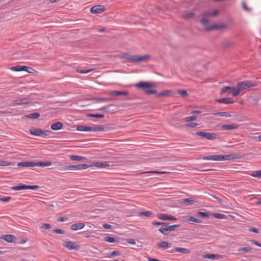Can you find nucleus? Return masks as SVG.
<instances>
[{
  "instance_id": "7c9ffc66",
  "label": "nucleus",
  "mask_w": 261,
  "mask_h": 261,
  "mask_svg": "<svg viewBox=\"0 0 261 261\" xmlns=\"http://www.w3.org/2000/svg\"><path fill=\"white\" fill-rule=\"evenodd\" d=\"M103 130L104 127L102 126H95L90 127V131L92 132H100Z\"/></svg>"
},
{
  "instance_id": "f3484780",
  "label": "nucleus",
  "mask_w": 261,
  "mask_h": 261,
  "mask_svg": "<svg viewBox=\"0 0 261 261\" xmlns=\"http://www.w3.org/2000/svg\"><path fill=\"white\" fill-rule=\"evenodd\" d=\"M216 101L219 103H222L224 104L233 103L234 102L233 99L230 97L217 99H216Z\"/></svg>"
},
{
  "instance_id": "72a5a7b5",
  "label": "nucleus",
  "mask_w": 261,
  "mask_h": 261,
  "mask_svg": "<svg viewBox=\"0 0 261 261\" xmlns=\"http://www.w3.org/2000/svg\"><path fill=\"white\" fill-rule=\"evenodd\" d=\"M22 66L17 65L15 66L12 67L11 70L15 71H21L22 69H24V67H22Z\"/></svg>"
},
{
  "instance_id": "9d476101",
  "label": "nucleus",
  "mask_w": 261,
  "mask_h": 261,
  "mask_svg": "<svg viewBox=\"0 0 261 261\" xmlns=\"http://www.w3.org/2000/svg\"><path fill=\"white\" fill-rule=\"evenodd\" d=\"M156 217L159 219L163 220V221H166V220L175 221L177 220V218H175V217L171 216V215H168V214H165V213L158 214L156 215Z\"/></svg>"
},
{
  "instance_id": "c85d7f7f",
  "label": "nucleus",
  "mask_w": 261,
  "mask_h": 261,
  "mask_svg": "<svg viewBox=\"0 0 261 261\" xmlns=\"http://www.w3.org/2000/svg\"><path fill=\"white\" fill-rule=\"evenodd\" d=\"M76 129L81 132H89L90 131V127L85 125H79L77 127Z\"/></svg>"
},
{
  "instance_id": "7ed1b4c3",
  "label": "nucleus",
  "mask_w": 261,
  "mask_h": 261,
  "mask_svg": "<svg viewBox=\"0 0 261 261\" xmlns=\"http://www.w3.org/2000/svg\"><path fill=\"white\" fill-rule=\"evenodd\" d=\"M256 86V85L255 84L252 83L251 82L248 81L239 83L236 87V90L233 93V96L235 97L238 96L240 92L244 91L247 88L255 87Z\"/></svg>"
},
{
  "instance_id": "412c9836",
  "label": "nucleus",
  "mask_w": 261,
  "mask_h": 261,
  "mask_svg": "<svg viewBox=\"0 0 261 261\" xmlns=\"http://www.w3.org/2000/svg\"><path fill=\"white\" fill-rule=\"evenodd\" d=\"M15 237L12 234H6L3 235L1 237V239L5 240L7 242L12 243Z\"/></svg>"
},
{
  "instance_id": "39448f33",
  "label": "nucleus",
  "mask_w": 261,
  "mask_h": 261,
  "mask_svg": "<svg viewBox=\"0 0 261 261\" xmlns=\"http://www.w3.org/2000/svg\"><path fill=\"white\" fill-rule=\"evenodd\" d=\"M88 168V164H81L77 165H66L64 166L61 170L62 171H68V170H81L83 169H86Z\"/></svg>"
},
{
  "instance_id": "473e14b6",
  "label": "nucleus",
  "mask_w": 261,
  "mask_h": 261,
  "mask_svg": "<svg viewBox=\"0 0 261 261\" xmlns=\"http://www.w3.org/2000/svg\"><path fill=\"white\" fill-rule=\"evenodd\" d=\"M70 159L73 161H80L82 160L85 159V157L79 156V155H71L69 156Z\"/></svg>"
},
{
  "instance_id": "f8f14e48",
  "label": "nucleus",
  "mask_w": 261,
  "mask_h": 261,
  "mask_svg": "<svg viewBox=\"0 0 261 261\" xmlns=\"http://www.w3.org/2000/svg\"><path fill=\"white\" fill-rule=\"evenodd\" d=\"M109 166V164L107 162H97L88 165L89 167H95L98 168H103Z\"/></svg>"
},
{
  "instance_id": "9b49d317",
  "label": "nucleus",
  "mask_w": 261,
  "mask_h": 261,
  "mask_svg": "<svg viewBox=\"0 0 261 261\" xmlns=\"http://www.w3.org/2000/svg\"><path fill=\"white\" fill-rule=\"evenodd\" d=\"M105 7L102 5H95L90 9V12L92 14L101 13L105 11Z\"/></svg>"
},
{
  "instance_id": "49530a36",
  "label": "nucleus",
  "mask_w": 261,
  "mask_h": 261,
  "mask_svg": "<svg viewBox=\"0 0 261 261\" xmlns=\"http://www.w3.org/2000/svg\"><path fill=\"white\" fill-rule=\"evenodd\" d=\"M251 250V248L250 247H243V248H241L239 249L238 251L239 252L243 251V252H249Z\"/></svg>"
},
{
  "instance_id": "5701e85b",
  "label": "nucleus",
  "mask_w": 261,
  "mask_h": 261,
  "mask_svg": "<svg viewBox=\"0 0 261 261\" xmlns=\"http://www.w3.org/2000/svg\"><path fill=\"white\" fill-rule=\"evenodd\" d=\"M158 246L159 248H163V249H166V248L171 247V244L169 243H168L167 242L163 241V242H160L158 244Z\"/></svg>"
},
{
  "instance_id": "a878e982",
  "label": "nucleus",
  "mask_w": 261,
  "mask_h": 261,
  "mask_svg": "<svg viewBox=\"0 0 261 261\" xmlns=\"http://www.w3.org/2000/svg\"><path fill=\"white\" fill-rule=\"evenodd\" d=\"M138 215L140 217L145 216L146 217H152V213L150 211L139 212Z\"/></svg>"
},
{
  "instance_id": "cd10ccee",
  "label": "nucleus",
  "mask_w": 261,
  "mask_h": 261,
  "mask_svg": "<svg viewBox=\"0 0 261 261\" xmlns=\"http://www.w3.org/2000/svg\"><path fill=\"white\" fill-rule=\"evenodd\" d=\"M52 165V163L50 161L47 162H37V166L40 167H47Z\"/></svg>"
},
{
  "instance_id": "c756f323",
  "label": "nucleus",
  "mask_w": 261,
  "mask_h": 261,
  "mask_svg": "<svg viewBox=\"0 0 261 261\" xmlns=\"http://www.w3.org/2000/svg\"><path fill=\"white\" fill-rule=\"evenodd\" d=\"M12 189L15 191H19L27 189V185L20 184L18 186L13 187L12 188Z\"/></svg>"
},
{
  "instance_id": "0e129e2a",
  "label": "nucleus",
  "mask_w": 261,
  "mask_h": 261,
  "mask_svg": "<svg viewBox=\"0 0 261 261\" xmlns=\"http://www.w3.org/2000/svg\"><path fill=\"white\" fill-rule=\"evenodd\" d=\"M152 224L153 225H161L164 226L165 225V222H152Z\"/></svg>"
},
{
  "instance_id": "de8ad7c7",
  "label": "nucleus",
  "mask_w": 261,
  "mask_h": 261,
  "mask_svg": "<svg viewBox=\"0 0 261 261\" xmlns=\"http://www.w3.org/2000/svg\"><path fill=\"white\" fill-rule=\"evenodd\" d=\"M185 125L187 127L194 128V127H196V126H197L198 124L197 123H195V122H190V123L185 124Z\"/></svg>"
},
{
  "instance_id": "a211bd4d",
  "label": "nucleus",
  "mask_w": 261,
  "mask_h": 261,
  "mask_svg": "<svg viewBox=\"0 0 261 261\" xmlns=\"http://www.w3.org/2000/svg\"><path fill=\"white\" fill-rule=\"evenodd\" d=\"M181 252L183 254H189L190 253V250L189 249L181 248V247H176L171 252Z\"/></svg>"
},
{
  "instance_id": "f03ea898",
  "label": "nucleus",
  "mask_w": 261,
  "mask_h": 261,
  "mask_svg": "<svg viewBox=\"0 0 261 261\" xmlns=\"http://www.w3.org/2000/svg\"><path fill=\"white\" fill-rule=\"evenodd\" d=\"M121 59H125L133 63L140 62L144 61L147 59H149V56L145 55L142 57H138L137 56H131L127 53H125L119 56Z\"/></svg>"
},
{
  "instance_id": "052dcab7",
  "label": "nucleus",
  "mask_w": 261,
  "mask_h": 261,
  "mask_svg": "<svg viewBox=\"0 0 261 261\" xmlns=\"http://www.w3.org/2000/svg\"><path fill=\"white\" fill-rule=\"evenodd\" d=\"M120 253L118 251H113L110 254V257L114 256H119Z\"/></svg>"
},
{
  "instance_id": "f704fd0d",
  "label": "nucleus",
  "mask_w": 261,
  "mask_h": 261,
  "mask_svg": "<svg viewBox=\"0 0 261 261\" xmlns=\"http://www.w3.org/2000/svg\"><path fill=\"white\" fill-rule=\"evenodd\" d=\"M27 117L29 118L37 119L40 117V114L39 113H34L29 114Z\"/></svg>"
},
{
  "instance_id": "774afa93",
  "label": "nucleus",
  "mask_w": 261,
  "mask_h": 261,
  "mask_svg": "<svg viewBox=\"0 0 261 261\" xmlns=\"http://www.w3.org/2000/svg\"><path fill=\"white\" fill-rule=\"evenodd\" d=\"M102 226L106 229H111L112 227V226L111 225L107 223L103 224Z\"/></svg>"
},
{
  "instance_id": "8fccbe9b",
  "label": "nucleus",
  "mask_w": 261,
  "mask_h": 261,
  "mask_svg": "<svg viewBox=\"0 0 261 261\" xmlns=\"http://www.w3.org/2000/svg\"><path fill=\"white\" fill-rule=\"evenodd\" d=\"M51 228V225L48 223H44L42 225L41 227V228H43L44 229H48Z\"/></svg>"
},
{
  "instance_id": "a19ab883",
  "label": "nucleus",
  "mask_w": 261,
  "mask_h": 261,
  "mask_svg": "<svg viewBox=\"0 0 261 261\" xmlns=\"http://www.w3.org/2000/svg\"><path fill=\"white\" fill-rule=\"evenodd\" d=\"M213 215L214 217L218 219H224L226 217L225 215L220 213H214Z\"/></svg>"
},
{
  "instance_id": "6ab92c4d",
  "label": "nucleus",
  "mask_w": 261,
  "mask_h": 261,
  "mask_svg": "<svg viewBox=\"0 0 261 261\" xmlns=\"http://www.w3.org/2000/svg\"><path fill=\"white\" fill-rule=\"evenodd\" d=\"M234 44L233 42L229 40H224L221 43V46L223 48H229L232 46Z\"/></svg>"
},
{
  "instance_id": "3c124183",
  "label": "nucleus",
  "mask_w": 261,
  "mask_h": 261,
  "mask_svg": "<svg viewBox=\"0 0 261 261\" xmlns=\"http://www.w3.org/2000/svg\"><path fill=\"white\" fill-rule=\"evenodd\" d=\"M93 69H87V70H77V71L79 73H82V74H86L92 71H93Z\"/></svg>"
},
{
  "instance_id": "393cba45",
  "label": "nucleus",
  "mask_w": 261,
  "mask_h": 261,
  "mask_svg": "<svg viewBox=\"0 0 261 261\" xmlns=\"http://www.w3.org/2000/svg\"><path fill=\"white\" fill-rule=\"evenodd\" d=\"M219 13V11L218 10H215L214 11H207L204 13L202 14V16H211L214 17L218 15Z\"/></svg>"
},
{
  "instance_id": "b1692460",
  "label": "nucleus",
  "mask_w": 261,
  "mask_h": 261,
  "mask_svg": "<svg viewBox=\"0 0 261 261\" xmlns=\"http://www.w3.org/2000/svg\"><path fill=\"white\" fill-rule=\"evenodd\" d=\"M219 255L214 254H207L203 255V258H208L211 259H217L219 258Z\"/></svg>"
},
{
  "instance_id": "ea45409f",
  "label": "nucleus",
  "mask_w": 261,
  "mask_h": 261,
  "mask_svg": "<svg viewBox=\"0 0 261 261\" xmlns=\"http://www.w3.org/2000/svg\"><path fill=\"white\" fill-rule=\"evenodd\" d=\"M187 220L188 221H192V222H196V223H198L202 222V221L200 220V219L195 218H194V217H192V216H191V217H189V218Z\"/></svg>"
},
{
  "instance_id": "864d4df0",
  "label": "nucleus",
  "mask_w": 261,
  "mask_h": 261,
  "mask_svg": "<svg viewBox=\"0 0 261 261\" xmlns=\"http://www.w3.org/2000/svg\"><path fill=\"white\" fill-rule=\"evenodd\" d=\"M197 215H199L202 217H208L209 216L207 213L203 212H198L197 213Z\"/></svg>"
},
{
  "instance_id": "20e7f679",
  "label": "nucleus",
  "mask_w": 261,
  "mask_h": 261,
  "mask_svg": "<svg viewBox=\"0 0 261 261\" xmlns=\"http://www.w3.org/2000/svg\"><path fill=\"white\" fill-rule=\"evenodd\" d=\"M135 86L138 88L145 89L144 92L146 94H155L156 91L153 89H148V88L153 87V84L148 82H141L136 84Z\"/></svg>"
},
{
  "instance_id": "680f3d73",
  "label": "nucleus",
  "mask_w": 261,
  "mask_h": 261,
  "mask_svg": "<svg viewBox=\"0 0 261 261\" xmlns=\"http://www.w3.org/2000/svg\"><path fill=\"white\" fill-rule=\"evenodd\" d=\"M39 188L38 186H27V189L36 190Z\"/></svg>"
},
{
  "instance_id": "1a4fd4ad",
  "label": "nucleus",
  "mask_w": 261,
  "mask_h": 261,
  "mask_svg": "<svg viewBox=\"0 0 261 261\" xmlns=\"http://www.w3.org/2000/svg\"><path fill=\"white\" fill-rule=\"evenodd\" d=\"M63 246L69 250H78L80 249V246L73 242L66 241L63 243Z\"/></svg>"
},
{
  "instance_id": "bb28decb",
  "label": "nucleus",
  "mask_w": 261,
  "mask_h": 261,
  "mask_svg": "<svg viewBox=\"0 0 261 261\" xmlns=\"http://www.w3.org/2000/svg\"><path fill=\"white\" fill-rule=\"evenodd\" d=\"M168 223H165V225L164 226H161V228L159 229V231L162 233L164 234V235H168Z\"/></svg>"
},
{
  "instance_id": "c9c22d12",
  "label": "nucleus",
  "mask_w": 261,
  "mask_h": 261,
  "mask_svg": "<svg viewBox=\"0 0 261 261\" xmlns=\"http://www.w3.org/2000/svg\"><path fill=\"white\" fill-rule=\"evenodd\" d=\"M251 175L256 178H261V170L253 172Z\"/></svg>"
},
{
  "instance_id": "4be33fe9",
  "label": "nucleus",
  "mask_w": 261,
  "mask_h": 261,
  "mask_svg": "<svg viewBox=\"0 0 261 261\" xmlns=\"http://www.w3.org/2000/svg\"><path fill=\"white\" fill-rule=\"evenodd\" d=\"M111 95L113 96L118 95H125L127 96L129 94L128 91H112L111 92Z\"/></svg>"
},
{
  "instance_id": "e433bc0d",
  "label": "nucleus",
  "mask_w": 261,
  "mask_h": 261,
  "mask_svg": "<svg viewBox=\"0 0 261 261\" xmlns=\"http://www.w3.org/2000/svg\"><path fill=\"white\" fill-rule=\"evenodd\" d=\"M103 240L109 243H114L116 241L115 239L114 238L109 236L105 237L103 238Z\"/></svg>"
},
{
  "instance_id": "e2e57ef3",
  "label": "nucleus",
  "mask_w": 261,
  "mask_h": 261,
  "mask_svg": "<svg viewBox=\"0 0 261 261\" xmlns=\"http://www.w3.org/2000/svg\"><path fill=\"white\" fill-rule=\"evenodd\" d=\"M68 220V218L67 217H61L57 219V221L58 222H64V221H65Z\"/></svg>"
},
{
  "instance_id": "0eeeda50",
  "label": "nucleus",
  "mask_w": 261,
  "mask_h": 261,
  "mask_svg": "<svg viewBox=\"0 0 261 261\" xmlns=\"http://www.w3.org/2000/svg\"><path fill=\"white\" fill-rule=\"evenodd\" d=\"M30 133L37 136H47L49 135L50 132L47 130H42L38 128H32L30 129Z\"/></svg>"
},
{
  "instance_id": "423d86ee",
  "label": "nucleus",
  "mask_w": 261,
  "mask_h": 261,
  "mask_svg": "<svg viewBox=\"0 0 261 261\" xmlns=\"http://www.w3.org/2000/svg\"><path fill=\"white\" fill-rule=\"evenodd\" d=\"M195 134L202 138H205L210 140L218 139V135L215 133H207L204 132H197Z\"/></svg>"
},
{
  "instance_id": "c03bdc74",
  "label": "nucleus",
  "mask_w": 261,
  "mask_h": 261,
  "mask_svg": "<svg viewBox=\"0 0 261 261\" xmlns=\"http://www.w3.org/2000/svg\"><path fill=\"white\" fill-rule=\"evenodd\" d=\"M178 93L180 94L183 97H186L188 96V93L186 90H180L178 91Z\"/></svg>"
},
{
  "instance_id": "2eb2a0df",
  "label": "nucleus",
  "mask_w": 261,
  "mask_h": 261,
  "mask_svg": "<svg viewBox=\"0 0 261 261\" xmlns=\"http://www.w3.org/2000/svg\"><path fill=\"white\" fill-rule=\"evenodd\" d=\"M239 125L235 123L224 124L221 126V128L223 130H230L238 128Z\"/></svg>"
},
{
  "instance_id": "6e6552de",
  "label": "nucleus",
  "mask_w": 261,
  "mask_h": 261,
  "mask_svg": "<svg viewBox=\"0 0 261 261\" xmlns=\"http://www.w3.org/2000/svg\"><path fill=\"white\" fill-rule=\"evenodd\" d=\"M30 102V99L28 97L22 98V99H18L16 100H14L11 101L10 106L14 107L17 105H23L25 104H27Z\"/></svg>"
},
{
  "instance_id": "6e6d98bb",
  "label": "nucleus",
  "mask_w": 261,
  "mask_h": 261,
  "mask_svg": "<svg viewBox=\"0 0 261 261\" xmlns=\"http://www.w3.org/2000/svg\"><path fill=\"white\" fill-rule=\"evenodd\" d=\"M200 22L202 24L205 25L208 23L209 20L207 18H203L200 20Z\"/></svg>"
},
{
  "instance_id": "a18cd8bd",
  "label": "nucleus",
  "mask_w": 261,
  "mask_h": 261,
  "mask_svg": "<svg viewBox=\"0 0 261 261\" xmlns=\"http://www.w3.org/2000/svg\"><path fill=\"white\" fill-rule=\"evenodd\" d=\"M22 67H24V69H22V71H27L28 73H32L33 71L34 70V69H33L32 68L26 66H22Z\"/></svg>"
},
{
  "instance_id": "aec40b11",
  "label": "nucleus",
  "mask_w": 261,
  "mask_h": 261,
  "mask_svg": "<svg viewBox=\"0 0 261 261\" xmlns=\"http://www.w3.org/2000/svg\"><path fill=\"white\" fill-rule=\"evenodd\" d=\"M63 123L61 122H57L53 123L51 126V129L54 130H58L62 128Z\"/></svg>"
},
{
  "instance_id": "4468645a",
  "label": "nucleus",
  "mask_w": 261,
  "mask_h": 261,
  "mask_svg": "<svg viewBox=\"0 0 261 261\" xmlns=\"http://www.w3.org/2000/svg\"><path fill=\"white\" fill-rule=\"evenodd\" d=\"M236 90V88L233 87H228V86H224L222 88L221 90V94H224L226 92H228V94H232L233 96V93Z\"/></svg>"
},
{
  "instance_id": "dca6fc26",
  "label": "nucleus",
  "mask_w": 261,
  "mask_h": 261,
  "mask_svg": "<svg viewBox=\"0 0 261 261\" xmlns=\"http://www.w3.org/2000/svg\"><path fill=\"white\" fill-rule=\"evenodd\" d=\"M85 227V224L83 222L77 223L72 224L70 228L72 230H77L83 228Z\"/></svg>"
},
{
  "instance_id": "f257e3e1",
  "label": "nucleus",
  "mask_w": 261,
  "mask_h": 261,
  "mask_svg": "<svg viewBox=\"0 0 261 261\" xmlns=\"http://www.w3.org/2000/svg\"><path fill=\"white\" fill-rule=\"evenodd\" d=\"M239 158L238 155L236 154H216V155H209L204 156L202 158L203 160H211V161H226L230 160L231 159Z\"/></svg>"
},
{
  "instance_id": "69168bd1",
  "label": "nucleus",
  "mask_w": 261,
  "mask_h": 261,
  "mask_svg": "<svg viewBox=\"0 0 261 261\" xmlns=\"http://www.w3.org/2000/svg\"><path fill=\"white\" fill-rule=\"evenodd\" d=\"M8 165L9 164L7 161L0 160V166H6Z\"/></svg>"
},
{
  "instance_id": "338daca9",
  "label": "nucleus",
  "mask_w": 261,
  "mask_h": 261,
  "mask_svg": "<svg viewBox=\"0 0 261 261\" xmlns=\"http://www.w3.org/2000/svg\"><path fill=\"white\" fill-rule=\"evenodd\" d=\"M28 167L37 166V162H28Z\"/></svg>"
},
{
  "instance_id": "13d9d810",
  "label": "nucleus",
  "mask_w": 261,
  "mask_h": 261,
  "mask_svg": "<svg viewBox=\"0 0 261 261\" xmlns=\"http://www.w3.org/2000/svg\"><path fill=\"white\" fill-rule=\"evenodd\" d=\"M11 199V197L10 196H6L4 197H1L0 200L4 201V202H8Z\"/></svg>"
},
{
  "instance_id": "09e8293b",
  "label": "nucleus",
  "mask_w": 261,
  "mask_h": 261,
  "mask_svg": "<svg viewBox=\"0 0 261 261\" xmlns=\"http://www.w3.org/2000/svg\"><path fill=\"white\" fill-rule=\"evenodd\" d=\"M89 116L90 117H95V118H103L105 116L104 115H102V114H89Z\"/></svg>"
},
{
  "instance_id": "79ce46f5",
  "label": "nucleus",
  "mask_w": 261,
  "mask_h": 261,
  "mask_svg": "<svg viewBox=\"0 0 261 261\" xmlns=\"http://www.w3.org/2000/svg\"><path fill=\"white\" fill-rule=\"evenodd\" d=\"M179 226V225H177V224L168 226V229H167L168 232L169 231H174L175 228L178 227Z\"/></svg>"
},
{
  "instance_id": "2f4dec72",
  "label": "nucleus",
  "mask_w": 261,
  "mask_h": 261,
  "mask_svg": "<svg viewBox=\"0 0 261 261\" xmlns=\"http://www.w3.org/2000/svg\"><path fill=\"white\" fill-rule=\"evenodd\" d=\"M214 115L217 116H221V117H229L231 116L230 114L228 112H218L214 114Z\"/></svg>"
},
{
  "instance_id": "bf43d9fd",
  "label": "nucleus",
  "mask_w": 261,
  "mask_h": 261,
  "mask_svg": "<svg viewBox=\"0 0 261 261\" xmlns=\"http://www.w3.org/2000/svg\"><path fill=\"white\" fill-rule=\"evenodd\" d=\"M28 162H22L18 163L17 166L19 167H28Z\"/></svg>"
},
{
  "instance_id": "603ef678",
  "label": "nucleus",
  "mask_w": 261,
  "mask_h": 261,
  "mask_svg": "<svg viewBox=\"0 0 261 261\" xmlns=\"http://www.w3.org/2000/svg\"><path fill=\"white\" fill-rule=\"evenodd\" d=\"M53 231L58 234H64L65 233V230L60 229H54Z\"/></svg>"
},
{
  "instance_id": "4c0bfd02",
  "label": "nucleus",
  "mask_w": 261,
  "mask_h": 261,
  "mask_svg": "<svg viewBox=\"0 0 261 261\" xmlns=\"http://www.w3.org/2000/svg\"><path fill=\"white\" fill-rule=\"evenodd\" d=\"M194 16V13L193 12H188L183 15V18L185 19L192 18Z\"/></svg>"
},
{
  "instance_id": "5fc2aeb1",
  "label": "nucleus",
  "mask_w": 261,
  "mask_h": 261,
  "mask_svg": "<svg viewBox=\"0 0 261 261\" xmlns=\"http://www.w3.org/2000/svg\"><path fill=\"white\" fill-rule=\"evenodd\" d=\"M242 7L243 9L247 12H250L251 11V9L247 7L245 2H242Z\"/></svg>"
},
{
  "instance_id": "37998d69",
  "label": "nucleus",
  "mask_w": 261,
  "mask_h": 261,
  "mask_svg": "<svg viewBox=\"0 0 261 261\" xmlns=\"http://www.w3.org/2000/svg\"><path fill=\"white\" fill-rule=\"evenodd\" d=\"M183 203H189L190 204L195 203V200L191 198H185L182 200Z\"/></svg>"
},
{
  "instance_id": "58836bf2",
  "label": "nucleus",
  "mask_w": 261,
  "mask_h": 261,
  "mask_svg": "<svg viewBox=\"0 0 261 261\" xmlns=\"http://www.w3.org/2000/svg\"><path fill=\"white\" fill-rule=\"evenodd\" d=\"M166 173V172H165V171L161 172V171H145V172H141V173H142V174H144V173H154V174H165Z\"/></svg>"
},
{
  "instance_id": "ddd939ff",
  "label": "nucleus",
  "mask_w": 261,
  "mask_h": 261,
  "mask_svg": "<svg viewBox=\"0 0 261 261\" xmlns=\"http://www.w3.org/2000/svg\"><path fill=\"white\" fill-rule=\"evenodd\" d=\"M227 24L225 23L213 24L211 26L206 28L205 31H211L213 30L225 29L227 28Z\"/></svg>"
},
{
  "instance_id": "4d7b16f0",
  "label": "nucleus",
  "mask_w": 261,
  "mask_h": 261,
  "mask_svg": "<svg viewBox=\"0 0 261 261\" xmlns=\"http://www.w3.org/2000/svg\"><path fill=\"white\" fill-rule=\"evenodd\" d=\"M196 116H191V117H188L185 118V121L186 122H190L192 121H194L196 119Z\"/></svg>"
}]
</instances>
